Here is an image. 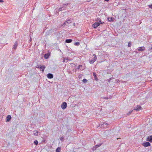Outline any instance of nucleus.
Masks as SVG:
<instances>
[{
	"instance_id": "1",
	"label": "nucleus",
	"mask_w": 152,
	"mask_h": 152,
	"mask_svg": "<svg viewBox=\"0 0 152 152\" xmlns=\"http://www.w3.org/2000/svg\"><path fill=\"white\" fill-rule=\"evenodd\" d=\"M70 3H67L66 4H65L63 5V6L61 7H60L59 9H58L57 10V12H59L60 11H61L62 10H65V9L66 7H65V6L67 5L68 4H70Z\"/></svg>"
},
{
	"instance_id": "2",
	"label": "nucleus",
	"mask_w": 152,
	"mask_h": 152,
	"mask_svg": "<svg viewBox=\"0 0 152 152\" xmlns=\"http://www.w3.org/2000/svg\"><path fill=\"white\" fill-rule=\"evenodd\" d=\"M109 124L106 122H102L100 124L101 127L104 128H106Z\"/></svg>"
},
{
	"instance_id": "3",
	"label": "nucleus",
	"mask_w": 152,
	"mask_h": 152,
	"mask_svg": "<svg viewBox=\"0 0 152 152\" xmlns=\"http://www.w3.org/2000/svg\"><path fill=\"white\" fill-rule=\"evenodd\" d=\"M67 107V104L66 102H63L61 105V108L63 110L65 109Z\"/></svg>"
},
{
	"instance_id": "4",
	"label": "nucleus",
	"mask_w": 152,
	"mask_h": 152,
	"mask_svg": "<svg viewBox=\"0 0 152 152\" xmlns=\"http://www.w3.org/2000/svg\"><path fill=\"white\" fill-rule=\"evenodd\" d=\"M142 145L145 147H146L150 146L151 145V144L149 142H144L142 144Z\"/></svg>"
},
{
	"instance_id": "5",
	"label": "nucleus",
	"mask_w": 152,
	"mask_h": 152,
	"mask_svg": "<svg viewBox=\"0 0 152 152\" xmlns=\"http://www.w3.org/2000/svg\"><path fill=\"white\" fill-rule=\"evenodd\" d=\"M100 25V23H99L98 22H96L94 24H93V27L94 28H96L99 26Z\"/></svg>"
},
{
	"instance_id": "6",
	"label": "nucleus",
	"mask_w": 152,
	"mask_h": 152,
	"mask_svg": "<svg viewBox=\"0 0 152 152\" xmlns=\"http://www.w3.org/2000/svg\"><path fill=\"white\" fill-rule=\"evenodd\" d=\"M37 68L39 69H42V72H44V70L45 68V66L44 65L42 66L41 65H39L37 67Z\"/></svg>"
},
{
	"instance_id": "7",
	"label": "nucleus",
	"mask_w": 152,
	"mask_h": 152,
	"mask_svg": "<svg viewBox=\"0 0 152 152\" xmlns=\"http://www.w3.org/2000/svg\"><path fill=\"white\" fill-rule=\"evenodd\" d=\"M94 56H95L94 58H93L91 61H89V63L90 64H93L94 62V61H95L96 60V55H95L94 54Z\"/></svg>"
},
{
	"instance_id": "8",
	"label": "nucleus",
	"mask_w": 152,
	"mask_h": 152,
	"mask_svg": "<svg viewBox=\"0 0 152 152\" xmlns=\"http://www.w3.org/2000/svg\"><path fill=\"white\" fill-rule=\"evenodd\" d=\"M145 47L144 46H143L139 48H138V50L139 51H144L145 50Z\"/></svg>"
},
{
	"instance_id": "9",
	"label": "nucleus",
	"mask_w": 152,
	"mask_h": 152,
	"mask_svg": "<svg viewBox=\"0 0 152 152\" xmlns=\"http://www.w3.org/2000/svg\"><path fill=\"white\" fill-rule=\"evenodd\" d=\"M142 107L140 105H137L136 108L134 109V110H135L137 111H139V110L142 109Z\"/></svg>"
},
{
	"instance_id": "10",
	"label": "nucleus",
	"mask_w": 152,
	"mask_h": 152,
	"mask_svg": "<svg viewBox=\"0 0 152 152\" xmlns=\"http://www.w3.org/2000/svg\"><path fill=\"white\" fill-rule=\"evenodd\" d=\"M11 118V116L10 115H8L6 117V122H9V121H10Z\"/></svg>"
},
{
	"instance_id": "11",
	"label": "nucleus",
	"mask_w": 152,
	"mask_h": 152,
	"mask_svg": "<svg viewBox=\"0 0 152 152\" xmlns=\"http://www.w3.org/2000/svg\"><path fill=\"white\" fill-rule=\"evenodd\" d=\"M146 140L148 141L152 142V135H151L150 137H148L146 139Z\"/></svg>"
},
{
	"instance_id": "12",
	"label": "nucleus",
	"mask_w": 152,
	"mask_h": 152,
	"mask_svg": "<svg viewBox=\"0 0 152 152\" xmlns=\"http://www.w3.org/2000/svg\"><path fill=\"white\" fill-rule=\"evenodd\" d=\"M34 135L36 136H38L40 134L39 132H38L37 130H35L33 131Z\"/></svg>"
},
{
	"instance_id": "13",
	"label": "nucleus",
	"mask_w": 152,
	"mask_h": 152,
	"mask_svg": "<svg viewBox=\"0 0 152 152\" xmlns=\"http://www.w3.org/2000/svg\"><path fill=\"white\" fill-rule=\"evenodd\" d=\"M47 77L48 78L51 79L53 77V75L52 74L48 73L47 75Z\"/></svg>"
},
{
	"instance_id": "14",
	"label": "nucleus",
	"mask_w": 152,
	"mask_h": 152,
	"mask_svg": "<svg viewBox=\"0 0 152 152\" xmlns=\"http://www.w3.org/2000/svg\"><path fill=\"white\" fill-rule=\"evenodd\" d=\"M18 46V43L17 42H15L14 43V45H13V48L15 49L16 50Z\"/></svg>"
},
{
	"instance_id": "15",
	"label": "nucleus",
	"mask_w": 152,
	"mask_h": 152,
	"mask_svg": "<svg viewBox=\"0 0 152 152\" xmlns=\"http://www.w3.org/2000/svg\"><path fill=\"white\" fill-rule=\"evenodd\" d=\"M93 75L94 76V80H96V81H98V79L97 77V76H96V74L95 72H94L93 73Z\"/></svg>"
},
{
	"instance_id": "16",
	"label": "nucleus",
	"mask_w": 152,
	"mask_h": 152,
	"mask_svg": "<svg viewBox=\"0 0 152 152\" xmlns=\"http://www.w3.org/2000/svg\"><path fill=\"white\" fill-rule=\"evenodd\" d=\"M72 40L71 39H67L66 40L65 42L67 43H69L72 42Z\"/></svg>"
},
{
	"instance_id": "17",
	"label": "nucleus",
	"mask_w": 152,
	"mask_h": 152,
	"mask_svg": "<svg viewBox=\"0 0 152 152\" xmlns=\"http://www.w3.org/2000/svg\"><path fill=\"white\" fill-rule=\"evenodd\" d=\"M49 54H45L44 55V57L45 59H47L49 57Z\"/></svg>"
},
{
	"instance_id": "18",
	"label": "nucleus",
	"mask_w": 152,
	"mask_h": 152,
	"mask_svg": "<svg viewBox=\"0 0 152 152\" xmlns=\"http://www.w3.org/2000/svg\"><path fill=\"white\" fill-rule=\"evenodd\" d=\"M101 145H96L95 146V147H94L92 148V150H95L96 148L99 147Z\"/></svg>"
},
{
	"instance_id": "19",
	"label": "nucleus",
	"mask_w": 152,
	"mask_h": 152,
	"mask_svg": "<svg viewBox=\"0 0 152 152\" xmlns=\"http://www.w3.org/2000/svg\"><path fill=\"white\" fill-rule=\"evenodd\" d=\"M61 150V148L60 147H58L56 149V152H60Z\"/></svg>"
},
{
	"instance_id": "20",
	"label": "nucleus",
	"mask_w": 152,
	"mask_h": 152,
	"mask_svg": "<svg viewBox=\"0 0 152 152\" xmlns=\"http://www.w3.org/2000/svg\"><path fill=\"white\" fill-rule=\"evenodd\" d=\"M72 22V20L71 18L69 19L68 20L66 21V23L68 24H69Z\"/></svg>"
},
{
	"instance_id": "21",
	"label": "nucleus",
	"mask_w": 152,
	"mask_h": 152,
	"mask_svg": "<svg viewBox=\"0 0 152 152\" xmlns=\"http://www.w3.org/2000/svg\"><path fill=\"white\" fill-rule=\"evenodd\" d=\"M114 18L111 17L110 18V19L109 18H108V20L109 21H113L114 20Z\"/></svg>"
},
{
	"instance_id": "22",
	"label": "nucleus",
	"mask_w": 152,
	"mask_h": 152,
	"mask_svg": "<svg viewBox=\"0 0 152 152\" xmlns=\"http://www.w3.org/2000/svg\"><path fill=\"white\" fill-rule=\"evenodd\" d=\"M80 67H82V66L81 65H80L78 66L77 67V69H80V70H83L82 69H80Z\"/></svg>"
},
{
	"instance_id": "23",
	"label": "nucleus",
	"mask_w": 152,
	"mask_h": 152,
	"mask_svg": "<svg viewBox=\"0 0 152 152\" xmlns=\"http://www.w3.org/2000/svg\"><path fill=\"white\" fill-rule=\"evenodd\" d=\"M83 82L84 83H86L87 82V80L86 79L84 78L83 80Z\"/></svg>"
},
{
	"instance_id": "24",
	"label": "nucleus",
	"mask_w": 152,
	"mask_h": 152,
	"mask_svg": "<svg viewBox=\"0 0 152 152\" xmlns=\"http://www.w3.org/2000/svg\"><path fill=\"white\" fill-rule=\"evenodd\" d=\"M34 143L36 145H37L38 143V141L37 140H35Z\"/></svg>"
},
{
	"instance_id": "25",
	"label": "nucleus",
	"mask_w": 152,
	"mask_h": 152,
	"mask_svg": "<svg viewBox=\"0 0 152 152\" xmlns=\"http://www.w3.org/2000/svg\"><path fill=\"white\" fill-rule=\"evenodd\" d=\"M74 45L76 46H78L80 45V43L78 42H77L75 43Z\"/></svg>"
},
{
	"instance_id": "26",
	"label": "nucleus",
	"mask_w": 152,
	"mask_h": 152,
	"mask_svg": "<svg viewBox=\"0 0 152 152\" xmlns=\"http://www.w3.org/2000/svg\"><path fill=\"white\" fill-rule=\"evenodd\" d=\"M131 44H132V42H129V43H128V46L129 47H130L131 45Z\"/></svg>"
},
{
	"instance_id": "27",
	"label": "nucleus",
	"mask_w": 152,
	"mask_h": 152,
	"mask_svg": "<svg viewBox=\"0 0 152 152\" xmlns=\"http://www.w3.org/2000/svg\"><path fill=\"white\" fill-rule=\"evenodd\" d=\"M133 111V110H131L130 111H129L128 113H127L126 114L127 115H126V116H127V115H129L132 112V111Z\"/></svg>"
},
{
	"instance_id": "28",
	"label": "nucleus",
	"mask_w": 152,
	"mask_h": 152,
	"mask_svg": "<svg viewBox=\"0 0 152 152\" xmlns=\"http://www.w3.org/2000/svg\"><path fill=\"white\" fill-rule=\"evenodd\" d=\"M99 20H96V21H99V23H104V22H101V20L100 19H99Z\"/></svg>"
},
{
	"instance_id": "29",
	"label": "nucleus",
	"mask_w": 152,
	"mask_h": 152,
	"mask_svg": "<svg viewBox=\"0 0 152 152\" xmlns=\"http://www.w3.org/2000/svg\"><path fill=\"white\" fill-rule=\"evenodd\" d=\"M64 137H61L60 138V140L62 141H63V140H64Z\"/></svg>"
},
{
	"instance_id": "30",
	"label": "nucleus",
	"mask_w": 152,
	"mask_h": 152,
	"mask_svg": "<svg viewBox=\"0 0 152 152\" xmlns=\"http://www.w3.org/2000/svg\"><path fill=\"white\" fill-rule=\"evenodd\" d=\"M102 98L105 99H108V98L107 97H106L104 96Z\"/></svg>"
},
{
	"instance_id": "31",
	"label": "nucleus",
	"mask_w": 152,
	"mask_h": 152,
	"mask_svg": "<svg viewBox=\"0 0 152 152\" xmlns=\"http://www.w3.org/2000/svg\"><path fill=\"white\" fill-rule=\"evenodd\" d=\"M66 21L62 25H61V26H63V25H64V26L66 24Z\"/></svg>"
},
{
	"instance_id": "32",
	"label": "nucleus",
	"mask_w": 152,
	"mask_h": 152,
	"mask_svg": "<svg viewBox=\"0 0 152 152\" xmlns=\"http://www.w3.org/2000/svg\"><path fill=\"white\" fill-rule=\"evenodd\" d=\"M149 6L150 8H152V4L150 5H149Z\"/></svg>"
},
{
	"instance_id": "33",
	"label": "nucleus",
	"mask_w": 152,
	"mask_h": 152,
	"mask_svg": "<svg viewBox=\"0 0 152 152\" xmlns=\"http://www.w3.org/2000/svg\"><path fill=\"white\" fill-rule=\"evenodd\" d=\"M3 2V0H0V2Z\"/></svg>"
},
{
	"instance_id": "34",
	"label": "nucleus",
	"mask_w": 152,
	"mask_h": 152,
	"mask_svg": "<svg viewBox=\"0 0 152 152\" xmlns=\"http://www.w3.org/2000/svg\"><path fill=\"white\" fill-rule=\"evenodd\" d=\"M104 1H109L110 0H104Z\"/></svg>"
},
{
	"instance_id": "35",
	"label": "nucleus",
	"mask_w": 152,
	"mask_h": 152,
	"mask_svg": "<svg viewBox=\"0 0 152 152\" xmlns=\"http://www.w3.org/2000/svg\"><path fill=\"white\" fill-rule=\"evenodd\" d=\"M150 49H151V50H152V46H151V48H150Z\"/></svg>"
},
{
	"instance_id": "36",
	"label": "nucleus",
	"mask_w": 152,
	"mask_h": 152,
	"mask_svg": "<svg viewBox=\"0 0 152 152\" xmlns=\"http://www.w3.org/2000/svg\"><path fill=\"white\" fill-rule=\"evenodd\" d=\"M31 39H30V41L31 42Z\"/></svg>"
},
{
	"instance_id": "37",
	"label": "nucleus",
	"mask_w": 152,
	"mask_h": 152,
	"mask_svg": "<svg viewBox=\"0 0 152 152\" xmlns=\"http://www.w3.org/2000/svg\"><path fill=\"white\" fill-rule=\"evenodd\" d=\"M82 67H80V69H82Z\"/></svg>"
},
{
	"instance_id": "38",
	"label": "nucleus",
	"mask_w": 152,
	"mask_h": 152,
	"mask_svg": "<svg viewBox=\"0 0 152 152\" xmlns=\"http://www.w3.org/2000/svg\"><path fill=\"white\" fill-rule=\"evenodd\" d=\"M73 25H75V23H74Z\"/></svg>"
},
{
	"instance_id": "39",
	"label": "nucleus",
	"mask_w": 152,
	"mask_h": 152,
	"mask_svg": "<svg viewBox=\"0 0 152 152\" xmlns=\"http://www.w3.org/2000/svg\"><path fill=\"white\" fill-rule=\"evenodd\" d=\"M73 25H75V23H74Z\"/></svg>"
},
{
	"instance_id": "40",
	"label": "nucleus",
	"mask_w": 152,
	"mask_h": 152,
	"mask_svg": "<svg viewBox=\"0 0 152 152\" xmlns=\"http://www.w3.org/2000/svg\"><path fill=\"white\" fill-rule=\"evenodd\" d=\"M97 20H98V18H97Z\"/></svg>"
},
{
	"instance_id": "41",
	"label": "nucleus",
	"mask_w": 152,
	"mask_h": 152,
	"mask_svg": "<svg viewBox=\"0 0 152 152\" xmlns=\"http://www.w3.org/2000/svg\"><path fill=\"white\" fill-rule=\"evenodd\" d=\"M97 20H98V18H97Z\"/></svg>"
}]
</instances>
